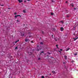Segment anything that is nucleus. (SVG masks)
Here are the masks:
<instances>
[{
	"label": "nucleus",
	"instance_id": "obj_37",
	"mask_svg": "<svg viewBox=\"0 0 78 78\" xmlns=\"http://www.w3.org/2000/svg\"><path fill=\"white\" fill-rule=\"evenodd\" d=\"M42 33H44V32L42 31Z\"/></svg>",
	"mask_w": 78,
	"mask_h": 78
},
{
	"label": "nucleus",
	"instance_id": "obj_3",
	"mask_svg": "<svg viewBox=\"0 0 78 78\" xmlns=\"http://www.w3.org/2000/svg\"><path fill=\"white\" fill-rule=\"evenodd\" d=\"M20 33L21 34V36H24V33H23V32H20Z\"/></svg>",
	"mask_w": 78,
	"mask_h": 78
},
{
	"label": "nucleus",
	"instance_id": "obj_34",
	"mask_svg": "<svg viewBox=\"0 0 78 78\" xmlns=\"http://www.w3.org/2000/svg\"><path fill=\"white\" fill-rule=\"evenodd\" d=\"M74 9H76V8H74Z\"/></svg>",
	"mask_w": 78,
	"mask_h": 78
},
{
	"label": "nucleus",
	"instance_id": "obj_13",
	"mask_svg": "<svg viewBox=\"0 0 78 78\" xmlns=\"http://www.w3.org/2000/svg\"><path fill=\"white\" fill-rule=\"evenodd\" d=\"M56 46L57 48H58V45H56Z\"/></svg>",
	"mask_w": 78,
	"mask_h": 78
},
{
	"label": "nucleus",
	"instance_id": "obj_30",
	"mask_svg": "<svg viewBox=\"0 0 78 78\" xmlns=\"http://www.w3.org/2000/svg\"><path fill=\"white\" fill-rule=\"evenodd\" d=\"M17 22H19V20H17Z\"/></svg>",
	"mask_w": 78,
	"mask_h": 78
},
{
	"label": "nucleus",
	"instance_id": "obj_36",
	"mask_svg": "<svg viewBox=\"0 0 78 78\" xmlns=\"http://www.w3.org/2000/svg\"><path fill=\"white\" fill-rule=\"evenodd\" d=\"M63 64H65V62H63Z\"/></svg>",
	"mask_w": 78,
	"mask_h": 78
},
{
	"label": "nucleus",
	"instance_id": "obj_23",
	"mask_svg": "<svg viewBox=\"0 0 78 78\" xmlns=\"http://www.w3.org/2000/svg\"><path fill=\"white\" fill-rule=\"evenodd\" d=\"M31 43H33V41H31Z\"/></svg>",
	"mask_w": 78,
	"mask_h": 78
},
{
	"label": "nucleus",
	"instance_id": "obj_32",
	"mask_svg": "<svg viewBox=\"0 0 78 78\" xmlns=\"http://www.w3.org/2000/svg\"><path fill=\"white\" fill-rule=\"evenodd\" d=\"M17 14V13H14V14Z\"/></svg>",
	"mask_w": 78,
	"mask_h": 78
},
{
	"label": "nucleus",
	"instance_id": "obj_8",
	"mask_svg": "<svg viewBox=\"0 0 78 78\" xmlns=\"http://www.w3.org/2000/svg\"><path fill=\"white\" fill-rule=\"evenodd\" d=\"M70 50V48H68V49H66V51H68V50Z\"/></svg>",
	"mask_w": 78,
	"mask_h": 78
},
{
	"label": "nucleus",
	"instance_id": "obj_28",
	"mask_svg": "<svg viewBox=\"0 0 78 78\" xmlns=\"http://www.w3.org/2000/svg\"><path fill=\"white\" fill-rule=\"evenodd\" d=\"M72 6H73V7L74 6V5H72Z\"/></svg>",
	"mask_w": 78,
	"mask_h": 78
},
{
	"label": "nucleus",
	"instance_id": "obj_17",
	"mask_svg": "<svg viewBox=\"0 0 78 78\" xmlns=\"http://www.w3.org/2000/svg\"><path fill=\"white\" fill-rule=\"evenodd\" d=\"M40 44H41V45H43V43H42V42H41V43H40Z\"/></svg>",
	"mask_w": 78,
	"mask_h": 78
},
{
	"label": "nucleus",
	"instance_id": "obj_26",
	"mask_svg": "<svg viewBox=\"0 0 78 78\" xmlns=\"http://www.w3.org/2000/svg\"><path fill=\"white\" fill-rule=\"evenodd\" d=\"M67 2V1H66V3H67V2Z\"/></svg>",
	"mask_w": 78,
	"mask_h": 78
},
{
	"label": "nucleus",
	"instance_id": "obj_11",
	"mask_svg": "<svg viewBox=\"0 0 78 78\" xmlns=\"http://www.w3.org/2000/svg\"><path fill=\"white\" fill-rule=\"evenodd\" d=\"M60 22H61V23H64V22H63V21H61Z\"/></svg>",
	"mask_w": 78,
	"mask_h": 78
},
{
	"label": "nucleus",
	"instance_id": "obj_24",
	"mask_svg": "<svg viewBox=\"0 0 78 78\" xmlns=\"http://www.w3.org/2000/svg\"><path fill=\"white\" fill-rule=\"evenodd\" d=\"M62 51V49H60V51Z\"/></svg>",
	"mask_w": 78,
	"mask_h": 78
},
{
	"label": "nucleus",
	"instance_id": "obj_1",
	"mask_svg": "<svg viewBox=\"0 0 78 78\" xmlns=\"http://www.w3.org/2000/svg\"><path fill=\"white\" fill-rule=\"evenodd\" d=\"M41 50V49L39 48V47L38 46H37V49H36V50L38 51H39Z\"/></svg>",
	"mask_w": 78,
	"mask_h": 78
},
{
	"label": "nucleus",
	"instance_id": "obj_39",
	"mask_svg": "<svg viewBox=\"0 0 78 78\" xmlns=\"http://www.w3.org/2000/svg\"><path fill=\"white\" fill-rule=\"evenodd\" d=\"M52 36H53V35H52Z\"/></svg>",
	"mask_w": 78,
	"mask_h": 78
},
{
	"label": "nucleus",
	"instance_id": "obj_21",
	"mask_svg": "<svg viewBox=\"0 0 78 78\" xmlns=\"http://www.w3.org/2000/svg\"><path fill=\"white\" fill-rule=\"evenodd\" d=\"M15 49H17V47H16L15 48Z\"/></svg>",
	"mask_w": 78,
	"mask_h": 78
},
{
	"label": "nucleus",
	"instance_id": "obj_12",
	"mask_svg": "<svg viewBox=\"0 0 78 78\" xmlns=\"http://www.w3.org/2000/svg\"><path fill=\"white\" fill-rule=\"evenodd\" d=\"M19 40H18V41H16L15 42V43L16 44V43H17V42H19Z\"/></svg>",
	"mask_w": 78,
	"mask_h": 78
},
{
	"label": "nucleus",
	"instance_id": "obj_38",
	"mask_svg": "<svg viewBox=\"0 0 78 78\" xmlns=\"http://www.w3.org/2000/svg\"><path fill=\"white\" fill-rule=\"evenodd\" d=\"M49 75H51V74H50Z\"/></svg>",
	"mask_w": 78,
	"mask_h": 78
},
{
	"label": "nucleus",
	"instance_id": "obj_35",
	"mask_svg": "<svg viewBox=\"0 0 78 78\" xmlns=\"http://www.w3.org/2000/svg\"><path fill=\"white\" fill-rule=\"evenodd\" d=\"M75 34H74V36H75Z\"/></svg>",
	"mask_w": 78,
	"mask_h": 78
},
{
	"label": "nucleus",
	"instance_id": "obj_41",
	"mask_svg": "<svg viewBox=\"0 0 78 78\" xmlns=\"http://www.w3.org/2000/svg\"><path fill=\"white\" fill-rule=\"evenodd\" d=\"M72 5H73V4H72Z\"/></svg>",
	"mask_w": 78,
	"mask_h": 78
},
{
	"label": "nucleus",
	"instance_id": "obj_29",
	"mask_svg": "<svg viewBox=\"0 0 78 78\" xmlns=\"http://www.w3.org/2000/svg\"><path fill=\"white\" fill-rule=\"evenodd\" d=\"M8 9H11V8H8Z\"/></svg>",
	"mask_w": 78,
	"mask_h": 78
},
{
	"label": "nucleus",
	"instance_id": "obj_33",
	"mask_svg": "<svg viewBox=\"0 0 78 78\" xmlns=\"http://www.w3.org/2000/svg\"><path fill=\"white\" fill-rule=\"evenodd\" d=\"M27 1H30V0H27Z\"/></svg>",
	"mask_w": 78,
	"mask_h": 78
},
{
	"label": "nucleus",
	"instance_id": "obj_22",
	"mask_svg": "<svg viewBox=\"0 0 78 78\" xmlns=\"http://www.w3.org/2000/svg\"><path fill=\"white\" fill-rule=\"evenodd\" d=\"M41 78H44V76H42Z\"/></svg>",
	"mask_w": 78,
	"mask_h": 78
},
{
	"label": "nucleus",
	"instance_id": "obj_20",
	"mask_svg": "<svg viewBox=\"0 0 78 78\" xmlns=\"http://www.w3.org/2000/svg\"><path fill=\"white\" fill-rule=\"evenodd\" d=\"M1 6H3V5H0Z\"/></svg>",
	"mask_w": 78,
	"mask_h": 78
},
{
	"label": "nucleus",
	"instance_id": "obj_16",
	"mask_svg": "<svg viewBox=\"0 0 78 78\" xmlns=\"http://www.w3.org/2000/svg\"><path fill=\"white\" fill-rule=\"evenodd\" d=\"M52 72V73H55V71H53Z\"/></svg>",
	"mask_w": 78,
	"mask_h": 78
},
{
	"label": "nucleus",
	"instance_id": "obj_40",
	"mask_svg": "<svg viewBox=\"0 0 78 78\" xmlns=\"http://www.w3.org/2000/svg\"><path fill=\"white\" fill-rule=\"evenodd\" d=\"M59 51V52H61V51Z\"/></svg>",
	"mask_w": 78,
	"mask_h": 78
},
{
	"label": "nucleus",
	"instance_id": "obj_31",
	"mask_svg": "<svg viewBox=\"0 0 78 78\" xmlns=\"http://www.w3.org/2000/svg\"><path fill=\"white\" fill-rule=\"evenodd\" d=\"M48 54H49V55H50L51 54L50 53H48Z\"/></svg>",
	"mask_w": 78,
	"mask_h": 78
},
{
	"label": "nucleus",
	"instance_id": "obj_18",
	"mask_svg": "<svg viewBox=\"0 0 78 78\" xmlns=\"http://www.w3.org/2000/svg\"><path fill=\"white\" fill-rule=\"evenodd\" d=\"M13 44H14V45H15V44H16V43H15V42H14L13 43Z\"/></svg>",
	"mask_w": 78,
	"mask_h": 78
},
{
	"label": "nucleus",
	"instance_id": "obj_15",
	"mask_svg": "<svg viewBox=\"0 0 78 78\" xmlns=\"http://www.w3.org/2000/svg\"><path fill=\"white\" fill-rule=\"evenodd\" d=\"M53 14H54V13H51V15H53Z\"/></svg>",
	"mask_w": 78,
	"mask_h": 78
},
{
	"label": "nucleus",
	"instance_id": "obj_9",
	"mask_svg": "<svg viewBox=\"0 0 78 78\" xmlns=\"http://www.w3.org/2000/svg\"><path fill=\"white\" fill-rule=\"evenodd\" d=\"M74 56H76L77 55V52H76V53L74 54Z\"/></svg>",
	"mask_w": 78,
	"mask_h": 78
},
{
	"label": "nucleus",
	"instance_id": "obj_14",
	"mask_svg": "<svg viewBox=\"0 0 78 78\" xmlns=\"http://www.w3.org/2000/svg\"><path fill=\"white\" fill-rule=\"evenodd\" d=\"M64 58L65 59H67V56H64Z\"/></svg>",
	"mask_w": 78,
	"mask_h": 78
},
{
	"label": "nucleus",
	"instance_id": "obj_27",
	"mask_svg": "<svg viewBox=\"0 0 78 78\" xmlns=\"http://www.w3.org/2000/svg\"><path fill=\"white\" fill-rule=\"evenodd\" d=\"M52 2H54V1L53 0H52Z\"/></svg>",
	"mask_w": 78,
	"mask_h": 78
},
{
	"label": "nucleus",
	"instance_id": "obj_7",
	"mask_svg": "<svg viewBox=\"0 0 78 78\" xmlns=\"http://www.w3.org/2000/svg\"><path fill=\"white\" fill-rule=\"evenodd\" d=\"M78 37H77V38H73V39H74V41H76V39H78Z\"/></svg>",
	"mask_w": 78,
	"mask_h": 78
},
{
	"label": "nucleus",
	"instance_id": "obj_19",
	"mask_svg": "<svg viewBox=\"0 0 78 78\" xmlns=\"http://www.w3.org/2000/svg\"><path fill=\"white\" fill-rule=\"evenodd\" d=\"M38 60H40L41 59V58H38Z\"/></svg>",
	"mask_w": 78,
	"mask_h": 78
},
{
	"label": "nucleus",
	"instance_id": "obj_25",
	"mask_svg": "<svg viewBox=\"0 0 78 78\" xmlns=\"http://www.w3.org/2000/svg\"><path fill=\"white\" fill-rule=\"evenodd\" d=\"M41 53H44V51H41Z\"/></svg>",
	"mask_w": 78,
	"mask_h": 78
},
{
	"label": "nucleus",
	"instance_id": "obj_4",
	"mask_svg": "<svg viewBox=\"0 0 78 78\" xmlns=\"http://www.w3.org/2000/svg\"><path fill=\"white\" fill-rule=\"evenodd\" d=\"M18 1L20 3H22V2H23V0H18Z\"/></svg>",
	"mask_w": 78,
	"mask_h": 78
},
{
	"label": "nucleus",
	"instance_id": "obj_6",
	"mask_svg": "<svg viewBox=\"0 0 78 78\" xmlns=\"http://www.w3.org/2000/svg\"><path fill=\"white\" fill-rule=\"evenodd\" d=\"M30 41V40L29 39H26L25 40L26 42H28V41Z\"/></svg>",
	"mask_w": 78,
	"mask_h": 78
},
{
	"label": "nucleus",
	"instance_id": "obj_2",
	"mask_svg": "<svg viewBox=\"0 0 78 78\" xmlns=\"http://www.w3.org/2000/svg\"><path fill=\"white\" fill-rule=\"evenodd\" d=\"M21 17V16H20V15H16L15 16V19H16V18H17V17Z\"/></svg>",
	"mask_w": 78,
	"mask_h": 78
},
{
	"label": "nucleus",
	"instance_id": "obj_5",
	"mask_svg": "<svg viewBox=\"0 0 78 78\" xmlns=\"http://www.w3.org/2000/svg\"><path fill=\"white\" fill-rule=\"evenodd\" d=\"M60 30L61 31H62L64 30V28L62 27L60 28Z\"/></svg>",
	"mask_w": 78,
	"mask_h": 78
},
{
	"label": "nucleus",
	"instance_id": "obj_10",
	"mask_svg": "<svg viewBox=\"0 0 78 78\" xmlns=\"http://www.w3.org/2000/svg\"><path fill=\"white\" fill-rule=\"evenodd\" d=\"M23 12H24V13H25V12H26V11H25V10H23Z\"/></svg>",
	"mask_w": 78,
	"mask_h": 78
}]
</instances>
